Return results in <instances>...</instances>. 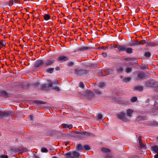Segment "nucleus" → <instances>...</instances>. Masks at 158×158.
Masks as SVG:
<instances>
[{
	"mask_svg": "<svg viewBox=\"0 0 158 158\" xmlns=\"http://www.w3.org/2000/svg\"><path fill=\"white\" fill-rule=\"evenodd\" d=\"M146 43V41L145 40H143L138 41L139 45L140 44H143Z\"/></svg>",
	"mask_w": 158,
	"mask_h": 158,
	"instance_id": "ea45409f",
	"label": "nucleus"
},
{
	"mask_svg": "<svg viewBox=\"0 0 158 158\" xmlns=\"http://www.w3.org/2000/svg\"><path fill=\"white\" fill-rule=\"evenodd\" d=\"M8 156L6 155H0V158H8Z\"/></svg>",
	"mask_w": 158,
	"mask_h": 158,
	"instance_id": "49530a36",
	"label": "nucleus"
},
{
	"mask_svg": "<svg viewBox=\"0 0 158 158\" xmlns=\"http://www.w3.org/2000/svg\"><path fill=\"white\" fill-rule=\"evenodd\" d=\"M102 55L104 57H106L107 56V54L106 52H102Z\"/></svg>",
	"mask_w": 158,
	"mask_h": 158,
	"instance_id": "5fc2aeb1",
	"label": "nucleus"
},
{
	"mask_svg": "<svg viewBox=\"0 0 158 158\" xmlns=\"http://www.w3.org/2000/svg\"><path fill=\"white\" fill-rule=\"evenodd\" d=\"M115 48H117L118 51L119 52H125L126 48L125 45L117 46Z\"/></svg>",
	"mask_w": 158,
	"mask_h": 158,
	"instance_id": "9b49d317",
	"label": "nucleus"
},
{
	"mask_svg": "<svg viewBox=\"0 0 158 158\" xmlns=\"http://www.w3.org/2000/svg\"><path fill=\"white\" fill-rule=\"evenodd\" d=\"M131 80V78L130 77H127L125 78L124 79V81L125 82H127V81H129Z\"/></svg>",
	"mask_w": 158,
	"mask_h": 158,
	"instance_id": "8fccbe9b",
	"label": "nucleus"
},
{
	"mask_svg": "<svg viewBox=\"0 0 158 158\" xmlns=\"http://www.w3.org/2000/svg\"><path fill=\"white\" fill-rule=\"evenodd\" d=\"M34 158H39V157L36 155H34Z\"/></svg>",
	"mask_w": 158,
	"mask_h": 158,
	"instance_id": "13d9d810",
	"label": "nucleus"
},
{
	"mask_svg": "<svg viewBox=\"0 0 158 158\" xmlns=\"http://www.w3.org/2000/svg\"><path fill=\"white\" fill-rule=\"evenodd\" d=\"M12 112L10 111H2L0 110V117L10 115Z\"/></svg>",
	"mask_w": 158,
	"mask_h": 158,
	"instance_id": "6e6552de",
	"label": "nucleus"
},
{
	"mask_svg": "<svg viewBox=\"0 0 158 158\" xmlns=\"http://www.w3.org/2000/svg\"><path fill=\"white\" fill-rule=\"evenodd\" d=\"M0 92L1 94H2L3 96L6 97H8V94L6 91H1Z\"/></svg>",
	"mask_w": 158,
	"mask_h": 158,
	"instance_id": "a878e982",
	"label": "nucleus"
},
{
	"mask_svg": "<svg viewBox=\"0 0 158 158\" xmlns=\"http://www.w3.org/2000/svg\"><path fill=\"white\" fill-rule=\"evenodd\" d=\"M77 51H78V50H77V51H75V52H77Z\"/></svg>",
	"mask_w": 158,
	"mask_h": 158,
	"instance_id": "680f3d73",
	"label": "nucleus"
},
{
	"mask_svg": "<svg viewBox=\"0 0 158 158\" xmlns=\"http://www.w3.org/2000/svg\"><path fill=\"white\" fill-rule=\"evenodd\" d=\"M117 116L119 119L125 121L126 120V114L124 111H122L118 113Z\"/></svg>",
	"mask_w": 158,
	"mask_h": 158,
	"instance_id": "423d86ee",
	"label": "nucleus"
},
{
	"mask_svg": "<svg viewBox=\"0 0 158 158\" xmlns=\"http://www.w3.org/2000/svg\"><path fill=\"white\" fill-rule=\"evenodd\" d=\"M137 99V98L136 97H134L132 98L131 100V102H136Z\"/></svg>",
	"mask_w": 158,
	"mask_h": 158,
	"instance_id": "c9c22d12",
	"label": "nucleus"
},
{
	"mask_svg": "<svg viewBox=\"0 0 158 158\" xmlns=\"http://www.w3.org/2000/svg\"><path fill=\"white\" fill-rule=\"evenodd\" d=\"M55 62L54 60H48L44 62V66L48 67L52 65Z\"/></svg>",
	"mask_w": 158,
	"mask_h": 158,
	"instance_id": "9d476101",
	"label": "nucleus"
},
{
	"mask_svg": "<svg viewBox=\"0 0 158 158\" xmlns=\"http://www.w3.org/2000/svg\"><path fill=\"white\" fill-rule=\"evenodd\" d=\"M34 103L37 104H45L46 103V102L41 100H35L34 101Z\"/></svg>",
	"mask_w": 158,
	"mask_h": 158,
	"instance_id": "6ab92c4d",
	"label": "nucleus"
},
{
	"mask_svg": "<svg viewBox=\"0 0 158 158\" xmlns=\"http://www.w3.org/2000/svg\"><path fill=\"white\" fill-rule=\"evenodd\" d=\"M44 17L45 20H48L50 19L51 18L50 16L47 14H45L44 16Z\"/></svg>",
	"mask_w": 158,
	"mask_h": 158,
	"instance_id": "b1692460",
	"label": "nucleus"
},
{
	"mask_svg": "<svg viewBox=\"0 0 158 158\" xmlns=\"http://www.w3.org/2000/svg\"><path fill=\"white\" fill-rule=\"evenodd\" d=\"M94 96V94L92 91L90 90H87L86 92V96L88 98H90Z\"/></svg>",
	"mask_w": 158,
	"mask_h": 158,
	"instance_id": "ddd939ff",
	"label": "nucleus"
},
{
	"mask_svg": "<svg viewBox=\"0 0 158 158\" xmlns=\"http://www.w3.org/2000/svg\"><path fill=\"white\" fill-rule=\"evenodd\" d=\"M11 2H12L13 3H14V2L17 3H19V0H12Z\"/></svg>",
	"mask_w": 158,
	"mask_h": 158,
	"instance_id": "09e8293b",
	"label": "nucleus"
},
{
	"mask_svg": "<svg viewBox=\"0 0 158 158\" xmlns=\"http://www.w3.org/2000/svg\"><path fill=\"white\" fill-rule=\"evenodd\" d=\"M152 148L153 150L157 153L155 156L154 158H158V146H152Z\"/></svg>",
	"mask_w": 158,
	"mask_h": 158,
	"instance_id": "2eb2a0df",
	"label": "nucleus"
},
{
	"mask_svg": "<svg viewBox=\"0 0 158 158\" xmlns=\"http://www.w3.org/2000/svg\"><path fill=\"white\" fill-rule=\"evenodd\" d=\"M137 76L135 77V80H143L145 79L146 75L143 72H139L136 73Z\"/></svg>",
	"mask_w": 158,
	"mask_h": 158,
	"instance_id": "39448f33",
	"label": "nucleus"
},
{
	"mask_svg": "<svg viewBox=\"0 0 158 158\" xmlns=\"http://www.w3.org/2000/svg\"><path fill=\"white\" fill-rule=\"evenodd\" d=\"M102 151L105 152H109L110 151V149L105 148H102Z\"/></svg>",
	"mask_w": 158,
	"mask_h": 158,
	"instance_id": "e433bc0d",
	"label": "nucleus"
},
{
	"mask_svg": "<svg viewBox=\"0 0 158 158\" xmlns=\"http://www.w3.org/2000/svg\"><path fill=\"white\" fill-rule=\"evenodd\" d=\"M144 119V117L142 116H139L137 118L138 120H143Z\"/></svg>",
	"mask_w": 158,
	"mask_h": 158,
	"instance_id": "3c124183",
	"label": "nucleus"
},
{
	"mask_svg": "<svg viewBox=\"0 0 158 158\" xmlns=\"http://www.w3.org/2000/svg\"><path fill=\"white\" fill-rule=\"evenodd\" d=\"M98 117L99 119H101L102 118V116L101 114H99L98 115Z\"/></svg>",
	"mask_w": 158,
	"mask_h": 158,
	"instance_id": "864d4df0",
	"label": "nucleus"
},
{
	"mask_svg": "<svg viewBox=\"0 0 158 158\" xmlns=\"http://www.w3.org/2000/svg\"><path fill=\"white\" fill-rule=\"evenodd\" d=\"M55 69L56 71L59 70L60 69V67L59 66H57L56 67Z\"/></svg>",
	"mask_w": 158,
	"mask_h": 158,
	"instance_id": "4d7b16f0",
	"label": "nucleus"
},
{
	"mask_svg": "<svg viewBox=\"0 0 158 158\" xmlns=\"http://www.w3.org/2000/svg\"><path fill=\"white\" fill-rule=\"evenodd\" d=\"M153 85V83L151 81H148L147 82V85L148 86L152 87Z\"/></svg>",
	"mask_w": 158,
	"mask_h": 158,
	"instance_id": "72a5a7b5",
	"label": "nucleus"
},
{
	"mask_svg": "<svg viewBox=\"0 0 158 158\" xmlns=\"http://www.w3.org/2000/svg\"><path fill=\"white\" fill-rule=\"evenodd\" d=\"M44 62L42 60H38L36 61L35 64V66L36 67H40L43 65H44Z\"/></svg>",
	"mask_w": 158,
	"mask_h": 158,
	"instance_id": "0eeeda50",
	"label": "nucleus"
},
{
	"mask_svg": "<svg viewBox=\"0 0 158 158\" xmlns=\"http://www.w3.org/2000/svg\"><path fill=\"white\" fill-rule=\"evenodd\" d=\"M74 72L76 75L80 77L85 76L88 73L87 71L85 69H81L79 68L76 69Z\"/></svg>",
	"mask_w": 158,
	"mask_h": 158,
	"instance_id": "7ed1b4c3",
	"label": "nucleus"
},
{
	"mask_svg": "<svg viewBox=\"0 0 158 158\" xmlns=\"http://www.w3.org/2000/svg\"><path fill=\"white\" fill-rule=\"evenodd\" d=\"M48 84H44L40 85V89L42 90H47L50 87H52V85L53 84V82H52L48 81Z\"/></svg>",
	"mask_w": 158,
	"mask_h": 158,
	"instance_id": "20e7f679",
	"label": "nucleus"
},
{
	"mask_svg": "<svg viewBox=\"0 0 158 158\" xmlns=\"http://www.w3.org/2000/svg\"><path fill=\"white\" fill-rule=\"evenodd\" d=\"M143 89V88L141 86H138L135 87L134 88L135 89H138L139 90H142Z\"/></svg>",
	"mask_w": 158,
	"mask_h": 158,
	"instance_id": "79ce46f5",
	"label": "nucleus"
},
{
	"mask_svg": "<svg viewBox=\"0 0 158 158\" xmlns=\"http://www.w3.org/2000/svg\"><path fill=\"white\" fill-rule=\"evenodd\" d=\"M12 1V0L10 1V2L11 4H13V3L12 2H11Z\"/></svg>",
	"mask_w": 158,
	"mask_h": 158,
	"instance_id": "052dcab7",
	"label": "nucleus"
},
{
	"mask_svg": "<svg viewBox=\"0 0 158 158\" xmlns=\"http://www.w3.org/2000/svg\"><path fill=\"white\" fill-rule=\"evenodd\" d=\"M157 139H158V137H157Z\"/></svg>",
	"mask_w": 158,
	"mask_h": 158,
	"instance_id": "e2e57ef3",
	"label": "nucleus"
},
{
	"mask_svg": "<svg viewBox=\"0 0 158 158\" xmlns=\"http://www.w3.org/2000/svg\"><path fill=\"white\" fill-rule=\"evenodd\" d=\"M129 45L131 46L135 45H139L138 41L137 40L135 41H132L130 43Z\"/></svg>",
	"mask_w": 158,
	"mask_h": 158,
	"instance_id": "412c9836",
	"label": "nucleus"
},
{
	"mask_svg": "<svg viewBox=\"0 0 158 158\" xmlns=\"http://www.w3.org/2000/svg\"><path fill=\"white\" fill-rule=\"evenodd\" d=\"M41 152H48V150L45 148H43L41 149Z\"/></svg>",
	"mask_w": 158,
	"mask_h": 158,
	"instance_id": "4c0bfd02",
	"label": "nucleus"
},
{
	"mask_svg": "<svg viewBox=\"0 0 158 158\" xmlns=\"http://www.w3.org/2000/svg\"><path fill=\"white\" fill-rule=\"evenodd\" d=\"M133 110L129 109L127 110V115H129V116H131V114L133 113Z\"/></svg>",
	"mask_w": 158,
	"mask_h": 158,
	"instance_id": "f704fd0d",
	"label": "nucleus"
},
{
	"mask_svg": "<svg viewBox=\"0 0 158 158\" xmlns=\"http://www.w3.org/2000/svg\"><path fill=\"white\" fill-rule=\"evenodd\" d=\"M54 69L53 68H49L45 70L46 73H53Z\"/></svg>",
	"mask_w": 158,
	"mask_h": 158,
	"instance_id": "a211bd4d",
	"label": "nucleus"
},
{
	"mask_svg": "<svg viewBox=\"0 0 158 158\" xmlns=\"http://www.w3.org/2000/svg\"><path fill=\"white\" fill-rule=\"evenodd\" d=\"M94 92L95 94L97 95L101 94L102 93L98 89H95Z\"/></svg>",
	"mask_w": 158,
	"mask_h": 158,
	"instance_id": "7c9ffc66",
	"label": "nucleus"
},
{
	"mask_svg": "<svg viewBox=\"0 0 158 158\" xmlns=\"http://www.w3.org/2000/svg\"><path fill=\"white\" fill-rule=\"evenodd\" d=\"M123 70V67H117V69H116V71L117 73H122Z\"/></svg>",
	"mask_w": 158,
	"mask_h": 158,
	"instance_id": "4be33fe9",
	"label": "nucleus"
},
{
	"mask_svg": "<svg viewBox=\"0 0 158 158\" xmlns=\"http://www.w3.org/2000/svg\"><path fill=\"white\" fill-rule=\"evenodd\" d=\"M12 150L13 152H15L16 153H19L21 152H22L21 150H19L18 148H13L12 149Z\"/></svg>",
	"mask_w": 158,
	"mask_h": 158,
	"instance_id": "cd10ccee",
	"label": "nucleus"
},
{
	"mask_svg": "<svg viewBox=\"0 0 158 158\" xmlns=\"http://www.w3.org/2000/svg\"><path fill=\"white\" fill-rule=\"evenodd\" d=\"M67 158H81L79 153L76 151L70 152L65 154Z\"/></svg>",
	"mask_w": 158,
	"mask_h": 158,
	"instance_id": "f03ea898",
	"label": "nucleus"
},
{
	"mask_svg": "<svg viewBox=\"0 0 158 158\" xmlns=\"http://www.w3.org/2000/svg\"><path fill=\"white\" fill-rule=\"evenodd\" d=\"M151 56V53L150 52H145L144 54V56L147 57H150Z\"/></svg>",
	"mask_w": 158,
	"mask_h": 158,
	"instance_id": "c85d7f7f",
	"label": "nucleus"
},
{
	"mask_svg": "<svg viewBox=\"0 0 158 158\" xmlns=\"http://www.w3.org/2000/svg\"><path fill=\"white\" fill-rule=\"evenodd\" d=\"M132 69L131 68H127L125 69V71L127 73H129L131 72Z\"/></svg>",
	"mask_w": 158,
	"mask_h": 158,
	"instance_id": "58836bf2",
	"label": "nucleus"
},
{
	"mask_svg": "<svg viewBox=\"0 0 158 158\" xmlns=\"http://www.w3.org/2000/svg\"><path fill=\"white\" fill-rule=\"evenodd\" d=\"M141 137L140 136L139 137L138 139L139 140V143L140 147L141 148H143L144 147V145L142 143V141L141 139Z\"/></svg>",
	"mask_w": 158,
	"mask_h": 158,
	"instance_id": "5701e85b",
	"label": "nucleus"
},
{
	"mask_svg": "<svg viewBox=\"0 0 158 158\" xmlns=\"http://www.w3.org/2000/svg\"><path fill=\"white\" fill-rule=\"evenodd\" d=\"M79 86L80 87L83 88L84 87V83L82 82H80L79 84Z\"/></svg>",
	"mask_w": 158,
	"mask_h": 158,
	"instance_id": "37998d69",
	"label": "nucleus"
},
{
	"mask_svg": "<svg viewBox=\"0 0 158 158\" xmlns=\"http://www.w3.org/2000/svg\"><path fill=\"white\" fill-rule=\"evenodd\" d=\"M29 118L31 120H33L34 119V116L32 115H29L28 116Z\"/></svg>",
	"mask_w": 158,
	"mask_h": 158,
	"instance_id": "603ef678",
	"label": "nucleus"
},
{
	"mask_svg": "<svg viewBox=\"0 0 158 158\" xmlns=\"http://www.w3.org/2000/svg\"><path fill=\"white\" fill-rule=\"evenodd\" d=\"M74 137L77 140H83L85 138V135L91 136V133L86 131H75Z\"/></svg>",
	"mask_w": 158,
	"mask_h": 158,
	"instance_id": "f257e3e1",
	"label": "nucleus"
},
{
	"mask_svg": "<svg viewBox=\"0 0 158 158\" xmlns=\"http://www.w3.org/2000/svg\"><path fill=\"white\" fill-rule=\"evenodd\" d=\"M133 49L131 48H126L125 52L127 53L131 54L133 52Z\"/></svg>",
	"mask_w": 158,
	"mask_h": 158,
	"instance_id": "aec40b11",
	"label": "nucleus"
},
{
	"mask_svg": "<svg viewBox=\"0 0 158 158\" xmlns=\"http://www.w3.org/2000/svg\"><path fill=\"white\" fill-rule=\"evenodd\" d=\"M6 44L5 40H0V46H4Z\"/></svg>",
	"mask_w": 158,
	"mask_h": 158,
	"instance_id": "bb28decb",
	"label": "nucleus"
},
{
	"mask_svg": "<svg viewBox=\"0 0 158 158\" xmlns=\"http://www.w3.org/2000/svg\"><path fill=\"white\" fill-rule=\"evenodd\" d=\"M147 45L148 46L155 47L158 45V43L154 42H149L147 43Z\"/></svg>",
	"mask_w": 158,
	"mask_h": 158,
	"instance_id": "dca6fc26",
	"label": "nucleus"
},
{
	"mask_svg": "<svg viewBox=\"0 0 158 158\" xmlns=\"http://www.w3.org/2000/svg\"><path fill=\"white\" fill-rule=\"evenodd\" d=\"M141 68L143 69H148V66L146 65H143L141 66Z\"/></svg>",
	"mask_w": 158,
	"mask_h": 158,
	"instance_id": "a19ab883",
	"label": "nucleus"
},
{
	"mask_svg": "<svg viewBox=\"0 0 158 158\" xmlns=\"http://www.w3.org/2000/svg\"><path fill=\"white\" fill-rule=\"evenodd\" d=\"M52 158H58L56 156H53L52 157Z\"/></svg>",
	"mask_w": 158,
	"mask_h": 158,
	"instance_id": "bf43d9fd",
	"label": "nucleus"
},
{
	"mask_svg": "<svg viewBox=\"0 0 158 158\" xmlns=\"http://www.w3.org/2000/svg\"><path fill=\"white\" fill-rule=\"evenodd\" d=\"M83 148L85 149L86 150H89L90 148V146L87 145H83Z\"/></svg>",
	"mask_w": 158,
	"mask_h": 158,
	"instance_id": "2f4dec72",
	"label": "nucleus"
},
{
	"mask_svg": "<svg viewBox=\"0 0 158 158\" xmlns=\"http://www.w3.org/2000/svg\"><path fill=\"white\" fill-rule=\"evenodd\" d=\"M62 128L69 129L72 128L73 126L72 124H68L66 123H63L61 125Z\"/></svg>",
	"mask_w": 158,
	"mask_h": 158,
	"instance_id": "4468645a",
	"label": "nucleus"
},
{
	"mask_svg": "<svg viewBox=\"0 0 158 158\" xmlns=\"http://www.w3.org/2000/svg\"><path fill=\"white\" fill-rule=\"evenodd\" d=\"M83 145L80 144H78L77 145V149L78 150H82L83 149Z\"/></svg>",
	"mask_w": 158,
	"mask_h": 158,
	"instance_id": "393cba45",
	"label": "nucleus"
},
{
	"mask_svg": "<svg viewBox=\"0 0 158 158\" xmlns=\"http://www.w3.org/2000/svg\"><path fill=\"white\" fill-rule=\"evenodd\" d=\"M114 70L112 69H109L106 70H104V71L106 73V75H103L102 73H101V75L102 76H105L107 75H111L113 74L114 72Z\"/></svg>",
	"mask_w": 158,
	"mask_h": 158,
	"instance_id": "1a4fd4ad",
	"label": "nucleus"
},
{
	"mask_svg": "<svg viewBox=\"0 0 158 158\" xmlns=\"http://www.w3.org/2000/svg\"><path fill=\"white\" fill-rule=\"evenodd\" d=\"M53 89L55 90L56 91H59L60 90L59 88L58 87H53L52 86V88Z\"/></svg>",
	"mask_w": 158,
	"mask_h": 158,
	"instance_id": "c03bdc74",
	"label": "nucleus"
},
{
	"mask_svg": "<svg viewBox=\"0 0 158 158\" xmlns=\"http://www.w3.org/2000/svg\"><path fill=\"white\" fill-rule=\"evenodd\" d=\"M69 59V58L66 56H59L58 58V60L59 61H60L61 62H63L66 61Z\"/></svg>",
	"mask_w": 158,
	"mask_h": 158,
	"instance_id": "f8f14e48",
	"label": "nucleus"
},
{
	"mask_svg": "<svg viewBox=\"0 0 158 158\" xmlns=\"http://www.w3.org/2000/svg\"><path fill=\"white\" fill-rule=\"evenodd\" d=\"M33 86L35 87H39V86H40V83L39 81L36 82L35 83H34L33 84Z\"/></svg>",
	"mask_w": 158,
	"mask_h": 158,
	"instance_id": "c756f323",
	"label": "nucleus"
},
{
	"mask_svg": "<svg viewBox=\"0 0 158 158\" xmlns=\"http://www.w3.org/2000/svg\"><path fill=\"white\" fill-rule=\"evenodd\" d=\"M99 86L100 88L103 89V88L105 86V84L104 82H101L100 83L99 85Z\"/></svg>",
	"mask_w": 158,
	"mask_h": 158,
	"instance_id": "473e14b6",
	"label": "nucleus"
},
{
	"mask_svg": "<svg viewBox=\"0 0 158 158\" xmlns=\"http://www.w3.org/2000/svg\"><path fill=\"white\" fill-rule=\"evenodd\" d=\"M74 64V63L72 62H69L68 63V65L69 67H71L73 66Z\"/></svg>",
	"mask_w": 158,
	"mask_h": 158,
	"instance_id": "de8ad7c7",
	"label": "nucleus"
},
{
	"mask_svg": "<svg viewBox=\"0 0 158 158\" xmlns=\"http://www.w3.org/2000/svg\"><path fill=\"white\" fill-rule=\"evenodd\" d=\"M105 158H113L110 155H107L105 157Z\"/></svg>",
	"mask_w": 158,
	"mask_h": 158,
	"instance_id": "6e6d98bb",
	"label": "nucleus"
},
{
	"mask_svg": "<svg viewBox=\"0 0 158 158\" xmlns=\"http://www.w3.org/2000/svg\"><path fill=\"white\" fill-rule=\"evenodd\" d=\"M90 49V47L87 46L85 47H79L78 48L79 50L82 51H84L86 50H89Z\"/></svg>",
	"mask_w": 158,
	"mask_h": 158,
	"instance_id": "f3484780",
	"label": "nucleus"
},
{
	"mask_svg": "<svg viewBox=\"0 0 158 158\" xmlns=\"http://www.w3.org/2000/svg\"><path fill=\"white\" fill-rule=\"evenodd\" d=\"M99 49H102L103 50H106L108 49V48L107 47H100V48H98Z\"/></svg>",
	"mask_w": 158,
	"mask_h": 158,
	"instance_id": "a18cd8bd",
	"label": "nucleus"
}]
</instances>
